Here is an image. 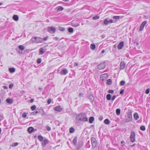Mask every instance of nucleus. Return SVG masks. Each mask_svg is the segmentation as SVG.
<instances>
[{
    "label": "nucleus",
    "mask_w": 150,
    "mask_h": 150,
    "mask_svg": "<svg viewBox=\"0 0 150 150\" xmlns=\"http://www.w3.org/2000/svg\"><path fill=\"white\" fill-rule=\"evenodd\" d=\"M76 120L77 122H86L88 121V119L86 114L81 113L77 115L76 117Z\"/></svg>",
    "instance_id": "nucleus-1"
},
{
    "label": "nucleus",
    "mask_w": 150,
    "mask_h": 150,
    "mask_svg": "<svg viewBox=\"0 0 150 150\" xmlns=\"http://www.w3.org/2000/svg\"><path fill=\"white\" fill-rule=\"evenodd\" d=\"M31 40L33 43H41L42 42V38L40 37H34L31 38Z\"/></svg>",
    "instance_id": "nucleus-2"
},
{
    "label": "nucleus",
    "mask_w": 150,
    "mask_h": 150,
    "mask_svg": "<svg viewBox=\"0 0 150 150\" xmlns=\"http://www.w3.org/2000/svg\"><path fill=\"white\" fill-rule=\"evenodd\" d=\"M91 143L92 145V147L94 148L96 146V141L95 138L94 137H92L91 139Z\"/></svg>",
    "instance_id": "nucleus-3"
},
{
    "label": "nucleus",
    "mask_w": 150,
    "mask_h": 150,
    "mask_svg": "<svg viewBox=\"0 0 150 150\" xmlns=\"http://www.w3.org/2000/svg\"><path fill=\"white\" fill-rule=\"evenodd\" d=\"M131 141L133 142L135 141V134L134 132H132L130 136Z\"/></svg>",
    "instance_id": "nucleus-4"
},
{
    "label": "nucleus",
    "mask_w": 150,
    "mask_h": 150,
    "mask_svg": "<svg viewBox=\"0 0 150 150\" xmlns=\"http://www.w3.org/2000/svg\"><path fill=\"white\" fill-rule=\"evenodd\" d=\"M56 30V28L55 27L53 26L49 27L47 28V31L50 33H51V32H52L54 33L55 32Z\"/></svg>",
    "instance_id": "nucleus-5"
},
{
    "label": "nucleus",
    "mask_w": 150,
    "mask_h": 150,
    "mask_svg": "<svg viewBox=\"0 0 150 150\" xmlns=\"http://www.w3.org/2000/svg\"><path fill=\"white\" fill-rule=\"evenodd\" d=\"M100 78L103 81L108 78V74H102L101 75Z\"/></svg>",
    "instance_id": "nucleus-6"
},
{
    "label": "nucleus",
    "mask_w": 150,
    "mask_h": 150,
    "mask_svg": "<svg viewBox=\"0 0 150 150\" xmlns=\"http://www.w3.org/2000/svg\"><path fill=\"white\" fill-rule=\"evenodd\" d=\"M54 110L60 112L62 111L63 109L60 105H59L55 107L54 108Z\"/></svg>",
    "instance_id": "nucleus-7"
},
{
    "label": "nucleus",
    "mask_w": 150,
    "mask_h": 150,
    "mask_svg": "<svg viewBox=\"0 0 150 150\" xmlns=\"http://www.w3.org/2000/svg\"><path fill=\"white\" fill-rule=\"evenodd\" d=\"M124 45V42L122 41L120 42L117 46V48L119 50L121 49L123 47Z\"/></svg>",
    "instance_id": "nucleus-8"
},
{
    "label": "nucleus",
    "mask_w": 150,
    "mask_h": 150,
    "mask_svg": "<svg viewBox=\"0 0 150 150\" xmlns=\"http://www.w3.org/2000/svg\"><path fill=\"white\" fill-rule=\"evenodd\" d=\"M147 22L146 21H144L141 24L139 28V31H142L145 25L146 24Z\"/></svg>",
    "instance_id": "nucleus-9"
},
{
    "label": "nucleus",
    "mask_w": 150,
    "mask_h": 150,
    "mask_svg": "<svg viewBox=\"0 0 150 150\" xmlns=\"http://www.w3.org/2000/svg\"><path fill=\"white\" fill-rule=\"evenodd\" d=\"M68 73V71L66 69H62L60 72L61 74L62 75H65Z\"/></svg>",
    "instance_id": "nucleus-10"
},
{
    "label": "nucleus",
    "mask_w": 150,
    "mask_h": 150,
    "mask_svg": "<svg viewBox=\"0 0 150 150\" xmlns=\"http://www.w3.org/2000/svg\"><path fill=\"white\" fill-rule=\"evenodd\" d=\"M88 98L91 103H93L94 100V98L92 94H90L88 96Z\"/></svg>",
    "instance_id": "nucleus-11"
},
{
    "label": "nucleus",
    "mask_w": 150,
    "mask_h": 150,
    "mask_svg": "<svg viewBox=\"0 0 150 150\" xmlns=\"http://www.w3.org/2000/svg\"><path fill=\"white\" fill-rule=\"evenodd\" d=\"M48 143V141L47 139H45L44 140L43 142L42 143V146H44L46 145Z\"/></svg>",
    "instance_id": "nucleus-12"
},
{
    "label": "nucleus",
    "mask_w": 150,
    "mask_h": 150,
    "mask_svg": "<svg viewBox=\"0 0 150 150\" xmlns=\"http://www.w3.org/2000/svg\"><path fill=\"white\" fill-rule=\"evenodd\" d=\"M96 48V45L93 44H91L90 45L91 49L92 50H93L95 49Z\"/></svg>",
    "instance_id": "nucleus-13"
},
{
    "label": "nucleus",
    "mask_w": 150,
    "mask_h": 150,
    "mask_svg": "<svg viewBox=\"0 0 150 150\" xmlns=\"http://www.w3.org/2000/svg\"><path fill=\"white\" fill-rule=\"evenodd\" d=\"M13 19L15 21H17L18 19V17L17 15H15L13 16Z\"/></svg>",
    "instance_id": "nucleus-14"
},
{
    "label": "nucleus",
    "mask_w": 150,
    "mask_h": 150,
    "mask_svg": "<svg viewBox=\"0 0 150 150\" xmlns=\"http://www.w3.org/2000/svg\"><path fill=\"white\" fill-rule=\"evenodd\" d=\"M134 117L136 120H137L139 118L138 114L137 113L135 112L134 115Z\"/></svg>",
    "instance_id": "nucleus-15"
},
{
    "label": "nucleus",
    "mask_w": 150,
    "mask_h": 150,
    "mask_svg": "<svg viewBox=\"0 0 150 150\" xmlns=\"http://www.w3.org/2000/svg\"><path fill=\"white\" fill-rule=\"evenodd\" d=\"M94 118L93 117H90V118L89 120V122L91 124L94 121Z\"/></svg>",
    "instance_id": "nucleus-16"
},
{
    "label": "nucleus",
    "mask_w": 150,
    "mask_h": 150,
    "mask_svg": "<svg viewBox=\"0 0 150 150\" xmlns=\"http://www.w3.org/2000/svg\"><path fill=\"white\" fill-rule=\"evenodd\" d=\"M77 137H74L72 142L75 145H76L77 143Z\"/></svg>",
    "instance_id": "nucleus-17"
},
{
    "label": "nucleus",
    "mask_w": 150,
    "mask_h": 150,
    "mask_svg": "<svg viewBox=\"0 0 150 150\" xmlns=\"http://www.w3.org/2000/svg\"><path fill=\"white\" fill-rule=\"evenodd\" d=\"M83 145V144L82 143H81L78 145L77 147V150H79V149L82 147Z\"/></svg>",
    "instance_id": "nucleus-18"
},
{
    "label": "nucleus",
    "mask_w": 150,
    "mask_h": 150,
    "mask_svg": "<svg viewBox=\"0 0 150 150\" xmlns=\"http://www.w3.org/2000/svg\"><path fill=\"white\" fill-rule=\"evenodd\" d=\"M128 117L129 119L128 121V122H129L132 120V115L131 114L129 113L128 114Z\"/></svg>",
    "instance_id": "nucleus-19"
},
{
    "label": "nucleus",
    "mask_w": 150,
    "mask_h": 150,
    "mask_svg": "<svg viewBox=\"0 0 150 150\" xmlns=\"http://www.w3.org/2000/svg\"><path fill=\"white\" fill-rule=\"evenodd\" d=\"M33 128L32 127H29L28 129V131L29 132H33Z\"/></svg>",
    "instance_id": "nucleus-20"
},
{
    "label": "nucleus",
    "mask_w": 150,
    "mask_h": 150,
    "mask_svg": "<svg viewBox=\"0 0 150 150\" xmlns=\"http://www.w3.org/2000/svg\"><path fill=\"white\" fill-rule=\"evenodd\" d=\"M38 140L40 141H42L43 140V137L40 135H39L38 137Z\"/></svg>",
    "instance_id": "nucleus-21"
},
{
    "label": "nucleus",
    "mask_w": 150,
    "mask_h": 150,
    "mask_svg": "<svg viewBox=\"0 0 150 150\" xmlns=\"http://www.w3.org/2000/svg\"><path fill=\"white\" fill-rule=\"evenodd\" d=\"M19 49L21 50H23L25 49V47L23 45H20L18 46Z\"/></svg>",
    "instance_id": "nucleus-22"
},
{
    "label": "nucleus",
    "mask_w": 150,
    "mask_h": 150,
    "mask_svg": "<svg viewBox=\"0 0 150 150\" xmlns=\"http://www.w3.org/2000/svg\"><path fill=\"white\" fill-rule=\"evenodd\" d=\"M116 113L117 115H120V110L119 108H118L116 110Z\"/></svg>",
    "instance_id": "nucleus-23"
},
{
    "label": "nucleus",
    "mask_w": 150,
    "mask_h": 150,
    "mask_svg": "<svg viewBox=\"0 0 150 150\" xmlns=\"http://www.w3.org/2000/svg\"><path fill=\"white\" fill-rule=\"evenodd\" d=\"M44 52L43 51V49L42 48H40L39 50V54H42L44 53Z\"/></svg>",
    "instance_id": "nucleus-24"
},
{
    "label": "nucleus",
    "mask_w": 150,
    "mask_h": 150,
    "mask_svg": "<svg viewBox=\"0 0 150 150\" xmlns=\"http://www.w3.org/2000/svg\"><path fill=\"white\" fill-rule=\"evenodd\" d=\"M104 122V123L106 125H108L110 123V121L108 119H106Z\"/></svg>",
    "instance_id": "nucleus-25"
},
{
    "label": "nucleus",
    "mask_w": 150,
    "mask_h": 150,
    "mask_svg": "<svg viewBox=\"0 0 150 150\" xmlns=\"http://www.w3.org/2000/svg\"><path fill=\"white\" fill-rule=\"evenodd\" d=\"M57 8V11L58 12L62 11L63 9V8L61 6L58 7Z\"/></svg>",
    "instance_id": "nucleus-26"
},
{
    "label": "nucleus",
    "mask_w": 150,
    "mask_h": 150,
    "mask_svg": "<svg viewBox=\"0 0 150 150\" xmlns=\"http://www.w3.org/2000/svg\"><path fill=\"white\" fill-rule=\"evenodd\" d=\"M9 70L11 73H13L15 71V69L13 68H10Z\"/></svg>",
    "instance_id": "nucleus-27"
},
{
    "label": "nucleus",
    "mask_w": 150,
    "mask_h": 150,
    "mask_svg": "<svg viewBox=\"0 0 150 150\" xmlns=\"http://www.w3.org/2000/svg\"><path fill=\"white\" fill-rule=\"evenodd\" d=\"M6 101L7 103L10 104H11L13 103L12 100L10 99H7L6 100Z\"/></svg>",
    "instance_id": "nucleus-28"
},
{
    "label": "nucleus",
    "mask_w": 150,
    "mask_h": 150,
    "mask_svg": "<svg viewBox=\"0 0 150 150\" xmlns=\"http://www.w3.org/2000/svg\"><path fill=\"white\" fill-rule=\"evenodd\" d=\"M106 98L108 100H110L111 99V95L110 94H108L107 95Z\"/></svg>",
    "instance_id": "nucleus-29"
},
{
    "label": "nucleus",
    "mask_w": 150,
    "mask_h": 150,
    "mask_svg": "<svg viewBox=\"0 0 150 150\" xmlns=\"http://www.w3.org/2000/svg\"><path fill=\"white\" fill-rule=\"evenodd\" d=\"M112 80L110 79H108L107 80V84L108 85H110L112 83Z\"/></svg>",
    "instance_id": "nucleus-30"
},
{
    "label": "nucleus",
    "mask_w": 150,
    "mask_h": 150,
    "mask_svg": "<svg viewBox=\"0 0 150 150\" xmlns=\"http://www.w3.org/2000/svg\"><path fill=\"white\" fill-rule=\"evenodd\" d=\"M74 129L73 127H71L69 129V132L73 133L74 132Z\"/></svg>",
    "instance_id": "nucleus-31"
},
{
    "label": "nucleus",
    "mask_w": 150,
    "mask_h": 150,
    "mask_svg": "<svg viewBox=\"0 0 150 150\" xmlns=\"http://www.w3.org/2000/svg\"><path fill=\"white\" fill-rule=\"evenodd\" d=\"M68 31L69 33H73L74 31L73 29L72 28H69L68 29Z\"/></svg>",
    "instance_id": "nucleus-32"
},
{
    "label": "nucleus",
    "mask_w": 150,
    "mask_h": 150,
    "mask_svg": "<svg viewBox=\"0 0 150 150\" xmlns=\"http://www.w3.org/2000/svg\"><path fill=\"white\" fill-rule=\"evenodd\" d=\"M125 83V82L124 81H122L120 82V84L121 86H122L124 85Z\"/></svg>",
    "instance_id": "nucleus-33"
},
{
    "label": "nucleus",
    "mask_w": 150,
    "mask_h": 150,
    "mask_svg": "<svg viewBox=\"0 0 150 150\" xmlns=\"http://www.w3.org/2000/svg\"><path fill=\"white\" fill-rule=\"evenodd\" d=\"M104 24L106 25L108 24V20L107 19H105L104 20Z\"/></svg>",
    "instance_id": "nucleus-34"
},
{
    "label": "nucleus",
    "mask_w": 150,
    "mask_h": 150,
    "mask_svg": "<svg viewBox=\"0 0 150 150\" xmlns=\"http://www.w3.org/2000/svg\"><path fill=\"white\" fill-rule=\"evenodd\" d=\"M100 17L99 16H94L93 17V19L94 20H96L98 19Z\"/></svg>",
    "instance_id": "nucleus-35"
},
{
    "label": "nucleus",
    "mask_w": 150,
    "mask_h": 150,
    "mask_svg": "<svg viewBox=\"0 0 150 150\" xmlns=\"http://www.w3.org/2000/svg\"><path fill=\"white\" fill-rule=\"evenodd\" d=\"M140 129L144 131L145 130V127L144 126H142L140 127Z\"/></svg>",
    "instance_id": "nucleus-36"
},
{
    "label": "nucleus",
    "mask_w": 150,
    "mask_h": 150,
    "mask_svg": "<svg viewBox=\"0 0 150 150\" xmlns=\"http://www.w3.org/2000/svg\"><path fill=\"white\" fill-rule=\"evenodd\" d=\"M27 116V114L25 112H24L22 115V117L23 118Z\"/></svg>",
    "instance_id": "nucleus-37"
},
{
    "label": "nucleus",
    "mask_w": 150,
    "mask_h": 150,
    "mask_svg": "<svg viewBox=\"0 0 150 150\" xmlns=\"http://www.w3.org/2000/svg\"><path fill=\"white\" fill-rule=\"evenodd\" d=\"M36 107L35 105H33L31 107V109L32 110H34L35 109Z\"/></svg>",
    "instance_id": "nucleus-38"
},
{
    "label": "nucleus",
    "mask_w": 150,
    "mask_h": 150,
    "mask_svg": "<svg viewBox=\"0 0 150 150\" xmlns=\"http://www.w3.org/2000/svg\"><path fill=\"white\" fill-rule=\"evenodd\" d=\"M84 94L83 93L80 92L79 93V98L81 97H83V96Z\"/></svg>",
    "instance_id": "nucleus-39"
},
{
    "label": "nucleus",
    "mask_w": 150,
    "mask_h": 150,
    "mask_svg": "<svg viewBox=\"0 0 150 150\" xmlns=\"http://www.w3.org/2000/svg\"><path fill=\"white\" fill-rule=\"evenodd\" d=\"M120 18V16H114L113 17V18L115 19H119Z\"/></svg>",
    "instance_id": "nucleus-40"
},
{
    "label": "nucleus",
    "mask_w": 150,
    "mask_h": 150,
    "mask_svg": "<svg viewBox=\"0 0 150 150\" xmlns=\"http://www.w3.org/2000/svg\"><path fill=\"white\" fill-rule=\"evenodd\" d=\"M104 68V66H98V68L99 70L103 69Z\"/></svg>",
    "instance_id": "nucleus-41"
},
{
    "label": "nucleus",
    "mask_w": 150,
    "mask_h": 150,
    "mask_svg": "<svg viewBox=\"0 0 150 150\" xmlns=\"http://www.w3.org/2000/svg\"><path fill=\"white\" fill-rule=\"evenodd\" d=\"M150 92V89L148 88L146 91L145 93L146 94H148Z\"/></svg>",
    "instance_id": "nucleus-42"
},
{
    "label": "nucleus",
    "mask_w": 150,
    "mask_h": 150,
    "mask_svg": "<svg viewBox=\"0 0 150 150\" xmlns=\"http://www.w3.org/2000/svg\"><path fill=\"white\" fill-rule=\"evenodd\" d=\"M48 36H47L46 37L44 38H42V41L43 40L46 41L47 40V39H48Z\"/></svg>",
    "instance_id": "nucleus-43"
},
{
    "label": "nucleus",
    "mask_w": 150,
    "mask_h": 150,
    "mask_svg": "<svg viewBox=\"0 0 150 150\" xmlns=\"http://www.w3.org/2000/svg\"><path fill=\"white\" fill-rule=\"evenodd\" d=\"M59 30L62 31H64L65 30V28L63 27H60Z\"/></svg>",
    "instance_id": "nucleus-44"
},
{
    "label": "nucleus",
    "mask_w": 150,
    "mask_h": 150,
    "mask_svg": "<svg viewBox=\"0 0 150 150\" xmlns=\"http://www.w3.org/2000/svg\"><path fill=\"white\" fill-rule=\"evenodd\" d=\"M18 144L17 142H15L12 144V146H17L18 145Z\"/></svg>",
    "instance_id": "nucleus-45"
},
{
    "label": "nucleus",
    "mask_w": 150,
    "mask_h": 150,
    "mask_svg": "<svg viewBox=\"0 0 150 150\" xmlns=\"http://www.w3.org/2000/svg\"><path fill=\"white\" fill-rule=\"evenodd\" d=\"M41 62V60L39 58L37 60V62L38 63H40Z\"/></svg>",
    "instance_id": "nucleus-46"
},
{
    "label": "nucleus",
    "mask_w": 150,
    "mask_h": 150,
    "mask_svg": "<svg viewBox=\"0 0 150 150\" xmlns=\"http://www.w3.org/2000/svg\"><path fill=\"white\" fill-rule=\"evenodd\" d=\"M124 91H125V90L124 89L122 90L120 92V94H123Z\"/></svg>",
    "instance_id": "nucleus-47"
},
{
    "label": "nucleus",
    "mask_w": 150,
    "mask_h": 150,
    "mask_svg": "<svg viewBox=\"0 0 150 150\" xmlns=\"http://www.w3.org/2000/svg\"><path fill=\"white\" fill-rule=\"evenodd\" d=\"M36 110H37V109ZM40 112V111L37 110L35 112H33V113H34L33 114L34 115H36V114Z\"/></svg>",
    "instance_id": "nucleus-48"
},
{
    "label": "nucleus",
    "mask_w": 150,
    "mask_h": 150,
    "mask_svg": "<svg viewBox=\"0 0 150 150\" xmlns=\"http://www.w3.org/2000/svg\"><path fill=\"white\" fill-rule=\"evenodd\" d=\"M114 91L112 90H109L108 91V92L110 93H112Z\"/></svg>",
    "instance_id": "nucleus-49"
},
{
    "label": "nucleus",
    "mask_w": 150,
    "mask_h": 150,
    "mask_svg": "<svg viewBox=\"0 0 150 150\" xmlns=\"http://www.w3.org/2000/svg\"><path fill=\"white\" fill-rule=\"evenodd\" d=\"M116 96L115 95H114L112 96V98L111 99L112 100H115V98H116Z\"/></svg>",
    "instance_id": "nucleus-50"
},
{
    "label": "nucleus",
    "mask_w": 150,
    "mask_h": 150,
    "mask_svg": "<svg viewBox=\"0 0 150 150\" xmlns=\"http://www.w3.org/2000/svg\"><path fill=\"white\" fill-rule=\"evenodd\" d=\"M51 102V99H49L47 100V103L48 104H50Z\"/></svg>",
    "instance_id": "nucleus-51"
},
{
    "label": "nucleus",
    "mask_w": 150,
    "mask_h": 150,
    "mask_svg": "<svg viewBox=\"0 0 150 150\" xmlns=\"http://www.w3.org/2000/svg\"><path fill=\"white\" fill-rule=\"evenodd\" d=\"M13 84H10L9 86V88H13Z\"/></svg>",
    "instance_id": "nucleus-52"
},
{
    "label": "nucleus",
    "mask_w": 150,
    "mask_h": 150,
    "mask_svg": "<svg viewBox=\"0 0 150 150\" xmlns=\"http://www.w3.org/2000/svg\"><path fill=\"white\" fill-rule=\"evenodd\" d=\"M3 87H4V88L5 89H7L8 88V87L7 86H3Z\"/></svg>",
    "instance_id": "nucleus-53"
},
{
    "label": "nucleus",
    "mask_w": 150,
    "mask_h": 150,
    "mask_svg": "<svg viewBox=\"0 0 150 150\" xmlns=\"http://www.w3.org/2000/svg\"><path fill=\"white\" fill-rule=\"evenodd\" d=\"M103 119V117H99V120H102Z\"/></svg>",
    "instance_id": "nucleus-54"
},
{
    "label": "nucleus",
    "mask_w": 150,
    "mask_h": 150,
    "mask_svg": "<svg viewBox=\"0 0 150 150\" xmlns=\"http://www.w3.org/2000/svg\"><path fill=\"white\" fill-rule=\"evenodd\" d=\"M110 23H113V21L112 19H110L109 20Z\"/></svg>",
    "instance_id": "nucleus-55"
},
{
    "label": "nucleus",
    "mask_w": 150,
    "mask_h": 150,
    "mask_svg": "<svg viewBox=\"0 0 150 150\" xmlns=\"http://www.w3.org/2000/svg\"><path fill=\"white\" fill-rule=\"evenodd\" d=\"M125 66H120V68L121 69H123L124 68Z\"/></svg>",
    "instance_id": "nucleus-56"
},
{
    "label": "nucleus",
    "mask_w": 150,
    "mask_h": 150,
    "mask_svg": "<svg viewBox=\"0 0 150 150\" xmlns=\"http://www.w3.org/2000/svg\"><path fill=\"white\" fill-rule=\"evenodd\" d=\"M34 100L33 99H31L30 101V103H32L33 102Z\"/></svg>",
    "instance_id": "nucleus-57"
},
{
    "label": "nucleus",
    "mask_w": 150,
    "mask_h": 150,
    "mask_svg": "<svg viewBox=\"0 0 150 150\" xmlns=\"http://www.w3.org/2000/svg\"><path fill=\"white\" fill-rule=\"evenodd\" d=\"M50 127H48L47 128V129L48 131H50Z\"/></svg>",
    "instance_id": "nucleus-58"
},
{
    "label": "nucleus",
    "mask_w": 150,
    "mask_h": 150,
    "mask_svg": "<svg viewBox=\"0 0 150 150\" xmlns=\"http://www.w3.org/2000/svg\"><path fill=\"white\" fill-rule=\"evenodd\" d=\"M54 39L56 40H57L59 39V38L57 37H55L54 38Z\"/></svg>",
    "instance_id": "nucleus-59"
},
{
    "label": "nucleus",
    "mask_w": 150,
    "mask_h": 150,
    "mask_svg": "<svg viewBox=\"0 0 150 150\" xmlns=\"http://www.w3.org/2000/svg\"><path fill=\"white\" fill-rule=\"evenodd\" d=\"M124 65H125V64L124 63L121 62L120 64V66H124Z\"/></svg>",
    "instance_id": "nucleus-60"
},
{
    "label": "nucleus",
    "mask_w": 150,
    "mask_h": 150,
    "mask_svg": "<svg viewBox=\"0 0 150 150\" xmlns=\"http://www.w3.org/2000/svg\"><path fill=\"white\" fill-rule=\"evenodd\" d=\"M105 52V51L104 50H103L101 51V53H104Z\"/></svg>",
    "instance_id": "nucleus-61"
},
{
    "label": "nucleus",
    "mask_w": 150,
    "mask_h": 150,
    "mask_svg": "<svg viewBox=\"0 0 150 150\" xmlns=\"http://www.w3.org/2000/svg\"><path fill=\"white\" fill-rule=\"evenodd\" d=\"M124 143H125V142L124 141H122L121 142V143L123 144V145L124 144Z\"/></svg>",
    "instance_id": "nucleus-62"
},
{
    "label": "nucleus",
    "mask_w": 150,
    "mask_h": 150,
    "mask_svg": "<svg viewBox=\"0 0 150 150\" xmlns=\"http://www.w3.org/2000/svg\"><path fill=\"white\" fill-rule=\"evenodd\" d=\"M63 1L66 2H68L69 1V0H62Z\"/></svg>",
    "instance_id": "nucleus-63"
},
{
    "label": "nucleus",
    "mask_w": 150,
    "mask_h": 150,
    "mask_svg": "<svg viewBox=\"0 0 150 150\" xmlns=\"http://www.w3.org/2000/svg\"><path fill=\"white\" fill-rule=\"evenodd\" d=\"M42 111H43V113H42V115H44V114H45V113L44 112V111H43V110H42Z\"/></svg>",
    "instance_id": "nucleus-64"
}]
</instances>
